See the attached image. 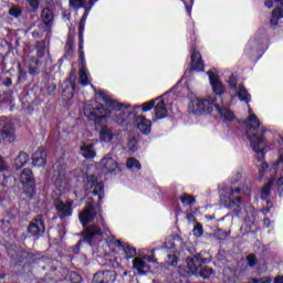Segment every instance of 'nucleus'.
Masks as SVG:
<instances>
[{"mask_svg":"<svg viewBox=\"0 0 283 283\" xmlns=\"http://www.w3.org/2000/svg\"><path fill=\"white\" fill-rule=\"evenodd\" d=\"M156 105V99H151L149 102H146L142 105V109L143 112H149L150 109L154 108V106Z\"/></svg>","mask_w":283,"mask_h":283,"instance_id":"37","label":"nucleus"},{"mask_svg":"<svg viewBox=\"0 0 283 283\" xmlns=\"http://www.w3.org/2000/svg\"><path fill=\"white\" fill-rule=\"evenodd\" d=\"M207 74L209 76L210 85L214 94L222 96V94H224V84H222V82L220 81V77H218V73L213 71H208Z\"/></svg>","mask_w":283,"mask_h":283,"instance_id":"8","label":"nucleus"},{"mask_svg":"<svg viewBox=\"0 0 283 283\" xmlns=\"http://www.w3.org/2000/svg\"><path fill=\"white\" fill-rule=\"evenodd\" d=\"M188 109L190 114L202 116L205 114H217L221 120H233L235 115L228 108H222L216 104V97L208 96L207 98L195 97L191 99Z\"/></svg>","mask_w":283,"mask_h":283,"instance_id":"1","label":"nucleus"},{"mask_svg":"<svg viewBox=\"0 0 283 283\" xmlns=\"http://www.w3.org/2000/svg\"><path fill=\"white\" fill-rule=\"evenodd\" d=\"M102 227H105V222H102Z\"/></svg>","mask_w":283,"mask_h":283,"instance_id":"59","label":"nucleus"},{"mask_svg":"<svg viewBox=\"0 0 283 283\" xmlns=\"http://www.w3.org/2000/svg\"><path fill=\"white\" fill-rule=\"evenodd\" d=\"M245 128L250 145L253 151H255L258 160H262L264 158V147H266V143L264 142V137L258 133L260 129V118H258V115L253 113V108H251V105L249 104Z\"/></svg>","mask_w":283,"mask_h":283,"instance_id":"2","label":"nucleus"},{"mask_svg":"<svg viewBox=\"0 0 283 283\" xmlns=\"http://www.w3.org/2000/svg\"><path fill=\"white\" fill-rule=\"evenodd\" d=\"M185 271L187 275H198L200 266H202V259L195 256L187 259Z\"/></svg>","mask_w":283,"mask_h":283,"instance_id":"9","label":"nucleus"},{"mask_svg":"<svg viewBox=\"0 0 283 283\" xmlns=\"http://www.w3.org/2000/svg\"><path fill=\"white\" fill-rule=\"evenodd\" d=\"M101 101H103V103H105L106 107H108L109 109H115L116 112H120V109H123V107L125 109H127V107H130L129 104H120L115 99H112L109 96L107 95H99Z\"/></svg>","mask_w":283,"mask_h":283,"instance_id":"14","label":"nucleus"},{"mask_svg":"<svg viewBox=\"0 0 283 283\" xmlns=\"http://www.w3.org/2000/svg\"><path fill=\"white\" fill-rule=\"evenodd\" d=\"M237 200H240V197H238Z\"/></svg>","mask_w":283,"mask_h":283,"instance_id":"60","label":"nucleus"},{"mask_svg":"<svg viewBox=\"0 0 283 283\" xmlns=\"http://www.w3.org/2000/svg\"><path fill=\"white\" fill-rule=\"evenodd\" d=\"M99 140H102V143H112V140H114V133L109 126L102 127L99 130Z\"/></svg>","mask_w":283,"mask_h":283,"instance_id":"20","label":"nucleus"},{"mask_svg":"<svg viewBox=\"0 0 283 283\" xmlns=\"http://www.w3.org/2000/svg\"><path fill=\"white\" fill-rule=\"evenodd\" d=\"M104 233L107 235V233H109V231H108V230H105Z\"/></svg>","mask_w":283,"mask_h":283,"instance_id":"56","label":"nucleus"},{"mask_svg":"<svg viewBox=\"0 0 283 283\" xmlns=\"http://www.w3.org/2000/svg\"><path fill=\"white\" fill-rule=\"evenodd\" d=\"M116 280V273L112 271H104L96 273L93 277V283H109Z\"/></svg>","mask_w":283,"mask_h":283,"instance_id":"15","label":"nucleus"},{"mask_svg":"<svg viewBox=\"0 0 283 283\" xmlns=\"http://www.w3.org/2000/svg\"><path fill=\"white\" fill-rule=\"evenodd\" d=\"M274 283H283V275L275 276Z\"/></svg>","mask_w":283,"mask_h":283,"instance_id":"49","label":"nucleus"},{"mask_svg":"<svg viewBox=\"0 0 283 283\" xmlns=\"http://www.w3.org/2000/svg\"><path fill=\"white\" fill-rule=\"evenodd\" d=\"M94 218H96V210H94L93 205H88L84 211L80 213V222L83 227H87L90 222L94 221Z\"/></svg>","mask_w":283,"mask_h":283,"instance_id":"11","label":"nucleus"},{"mask_svg":"<svg viewBox=\"0 0 283 283\" xmlns=\"http://www.w3.org/2000/svg\"><path fill=\"white\" fill-rule=\"evenodd\" d=\"M137 127L142 134H149L151 132V122L143 116H138L136 119Z\"/></svg>","mask_w":283,"mask_h":283,"instance_id":"19","label":"nucleus"},{"mask_svg":"<svg viewBox=\"0 0 283 283\" xmlns=\"http://www.w3.org/2000/svg\"><path fill=\"white\" fill-rule=\"evenodd\" d=\"M158 260L154 256V250H151V254H144L142 256H137L133 260V269L137 271L138 275H145L147 271H149V264H156Z\"/></svg>","mask_w":283,"mask_h":283,"instance_id":"4","label":"nucleus"},{"mask_svg":"<svg viewBox=\"0 0 283 283\" xmlns=\"http://www.w3.org/2000/svg\"><path fill=\"white\" fill-rule=\"evenodd\" d=\"M72 92H74V84H72V86H71V94H72Z\"/></svg>","mask_w":283,"mask_h":283,"instance_id":"53","label":"nucleus"},{"mask_svg":"<svg viewBox=\"0 0 283 283\" xmlns=\"http://www.w3.org/2000/svg\"><path fill=\"white\" fill-rule=\"evenodd\" d=\"M64 180H65V172L60 174V178L56 175L53 176V182L55 185H61V182H63Z\"/></svg>","mask_w":283,"mask_h":283,"instance_id":"43","label":"nucleus"},{"mask_svg":"<svg viewBox=\"0 0 283 283\" xmlns=\"http://www.w3.org/2000/svg\"><path fill=\"white\" fill-rule=\"evenodd\" d=\"M266 8H273V0H265Z\"/></svg>","mask_w":283,"mask_h":283,"instance_id":"50","label":"nucleus"},{"mask_svg":"<svg viewBox=\"0 0 283 283\" xmlns=\"http://www.w3.org/2000/svg\"><path fill=\"white\" fill-rule=\"evenodd\" d=\"M264 224H269V219H264Z\"/></svg>","mask_w":283,"mask_h":283,"instance_id":"54","label":"nucleus"},{"mask_svg":"<svg viewBox=\"0 0 283 283\" xmlns=\"http://www.w3.org/2000/svg\"><path fill=\"white\" fill-rule=\"evenodd\" d=\"M85 1L87 0H69V6L73 10H80V8H85Z\"/></svg>","mask_w":283,"mask_h":283,"instance_id":"32","label":"nucleus"},{"mask_svg":"<svg viewBox=\"0 0 283 283\" xmlns=\"http://www.w3.org/2000/svg\"><path fill=\"white\" fill-rule=\"evenodd\" d=\"M202 233H203L202 226L200 223L195 226L193 235H196V238H201Z\"/></svg>","mask_w":283,"mask_h":283,"instance_id":"41","label":"nucleus"},{"mask_svg":"<svg viewBox=\"0 0 283 283\" xmlns=\"http://www.w3.org/2000/svg\"><path fill=\"white\" fill-rule=\"evenodd\" d=\"M165 247H166V249H174V242H171L169 244L165 243Z\"/></svg>","mask_w":283,"mask_h":283,"instance_id":"51","label":"nucleus"},{"mask_svg":"<svg viewBox=\"0 0 283 283\" xmlns=\"http://www.w3.org/2000/svg\"><path fill=\"white\" fill-rule=\"evenodd\" d=\"M80 59L83 67V65H85V51L83 50V42H80Z\"/></svg>","mask_w":283,"mask_h":283,"instance_id":"44","label":"nucleus"},{"mask_svg":"<svg viewBox=\"0 0 283 283\" xmlns=\"http://www.w3.org/2000/svg\"><path fill=\"white\" fill-rule=\"evenodd\" d=\"M29 6H31L33 9L39 8V0H27Z\"/></svg>","mask_w":283,"mask_h":283,"instance_id":"48","label":"nucleus"},{"mask_svg":"<svg viewBox=\"0 0 283 283\" xmlns=\"http://www.w3.org/2000/svg\"><path fill=\"white\" fill-rule=\"evenodd\" d=\"M230 193L233 195V193H240V189H235V190H230Z\"/></svg>","mask_w":283,"mask_h":283,"instance_id":"52","label":"nucleus"},{"mask_svg":"<svg viewBox=\"0 0 283 283\" xmlns=\"http://www.w3.org/2000/svg\"><path fill=\"white\" fill-rule=\"evenodd\" d=\"M84 114L87 116L90 120H94V118H99L103 120V118H107L109 114H112V111L108 108L103 107V105L95 106V107H90V105L84 107Z\"/></svg>","mask_w":283,"mask_h":283,"instance_id":"5","label":"nucleus"},{"mask_svg":"<svg viewBox=\"0 0 283 283\" xmlns=\"http://www.w3.org/2000/svg\"><path fill=\"white\" fill-rule=\"evenodd\" d=\"M276 185L277 191L280 196H282V190H283V178L276 179V178H271L268 185H265L261 189V198H269V195L271 193V188Z\"/></svg>","mask_w":283,"mask_h":283,"instance_id":"10","label":"nucleus"},{"mask_svg":"<svg viewBox=\"0 0 283 283\" xmlns=\"http://www.w3.org/2000/svg\"><path fill=\"white\" fill-rule=\"evenodd\" d=\"M0 171H8V165L3 158H0Z\"/></svg>","mask_w":283,"mask_h":283,"instance_id":"47","label":"nucleus"},{"mask_svg":"<svg viewBox=\"0 0 283 283\" xmlns=\"http://www.w3.org/2000/svg\"><path fill=\"white\" fill-rule=\"evenodd\" d=\"M169 115V111L167 109V105L165 104V98L163 96L157 97L155 99V116L156 118H167Z\"/></svg>","mask_w":283,"mask_h":283,"instance_id":"13","label":"nucleus"},{"mask_svg":"<svg viewBox=\"0 0 283 283\" xmlns=\"http://www.w3.org/2000/svg\"><path fill=\"white\" fill-rule=\"evenodd\" d=\"M9 14H10V17H14V19H19V17H21V14H22L21 8L12 7L9 10Z\"/></svg>","mask_w":283,"mask_h":283,"instance_id":"35","label":"nucleus"},{"mask_svg":"<svg viewBox=\"0 0 283 283\" xmlns=\"http://www.w3.org/2000/svg\"><path fill=\"white\" fill-rule=\"evenodd\" d=\"M87 186L93 189V196H98V205L103 200V182L98 181L96 176L91 175L87 177Z\"/></svg>","mask_w":283,"mask_h":283,"instance_id":"7","label":"nucleus"},{"mask_svg":"<svg viewBox=\"0 0 283 283\" xmlns=\"http://www.w3.org/2000/svg\"><path fill=\"white\" fill-rule=\"evenodd\" d=\"M115 244L118 247L119 251H124L126 258H134L136 255V250L129 245L123 244L120 241H116Z\"/></svg>","mask_w":283,"mask_h":283,"instance_id":"25","label":"nucleus"},{"mask_svg":"<svg viewBox=\"0 0 283 283\" xmlns=\"http://www.w3.org/2000/svg\"><path fill=\"white\" fill-rule=\"evenodd\" d=\"M99 169L104 174H114L118 169V163L116 159H113L112 156H105L99 163Z\"/></svg>","mask_w":283,"mask_h":283,"instance_id":"6","label":"nucleus"},{"mask_svg":"<svg viewBox=\"0 0 283 283\" xmlns=\"http://www.w3.org/2000/svg\"><path fill=\"white\" fill-rule=\"evenodd\" d=\"M33 36H39V33L38 32H33Z\"/></svg>","mask_w":283,"mask_h":283,"instance_id":"55","label":"nucleus"},{"mask_svg":"<svg viewBox=\"0 0 283 283\" xmlns=\"http://www.w3.org/2000/svg\"><path fill=\"white\" fill-rule=\"evenodd\" d=\"M28 160H30V156L28 153H20V155L15 158V167L21 169L28 165Z\"/></svg>","mask_w":283,"mask_h":283,"instance_id":"28","label":"nucleus"},{"mask_svg":"<svg viewBox=\"0 0 283 283\" xmlns=\"http://www.w3.org/2000/svg\"><path fill=\"white\" fill-rule=\"evenodd\" d=\"M249 266H255V255L250 254L247 258Z\"/></svg>","mask_w":283,"mask_h":283,"instance_id":"46","label":"nucleus"},{"mask_svg":"<svg viewBox=\"0 0 283 283\" xmlns=\"http://www.w3.org/2000/svg\"><path fill=\"white\" fill-rule=\"evenodd\" d=\"M238 178H242V175H241V174H238Z\"/></svg>","mask_w":283,"mask_h":283,"instance_id":"57","label":"nucleus"},{"mask_svg":"<svg viewBox=\"0 0 283 283\" xmlns=\"http://www.w3.org/2000/svg\"><path fill=\"white\" fill-rule=\"evenodd\" d=\"M166 264L167 266H176V264H178V256H176V254H168Z\"/></svg>","mask_w":283,"mask_h":283,"instance_id":"34","label":"nucleus"},{"mask_svg":"<svg viewBox=\"0 0 283 283\" xmlns=\"http://www.w3.org/2000/svg\"><path fill=\"white\" fill-rule=\"evenodd\" d=\"M271 25H280V23H283V9L276 8L273 10L271 19H270Z\"/></svg>","mask_w":283,"mask_h":283,"instance_id":"23","label":"nucleus"},{"mask_svg":"<svg viewBox=\"0 0 283 283\" xmlns=\"http://www.w3.org/2000/svg\"><path fill=\"white\" fill-rule=\"evenodd\" d=\"M80 83L83 87H87V85H90V73L85 65L80 69Z\"/></svg>","mask_w":283,"mask_h":283,"instance_id":"27","label":"nucleus"},{"mask_svg":"<svg viewBox=\"0 0 283 283\" xmlns=\"http://www.w3.org/2000/svg\"><path fill=\"white\" fill-rule=\"evenodd\" d=\"M28 233L32 234L33 238H39L45 233V226L43 224V220L41 218L35 219L28 227Z\"/></svg>","mask_w":283,"mask_h":283,"instance_id":"12","label":"nucleus"},{"mask_svg":"<svg viewBox=\"0 0 283 283\" xmlns=\"http://www.w3.org/2000/svg\"><path fill=\"white\" fill-rule=\"evenodd\" d=\"M126 167L127 169H142L140 161L134 157L127 159Z\"/></svg>","mask_w":283,"mask_h":283,"instance_id":"31","label":"nucleus"},{"mask_svg":"<svg viewBox=\"0 0 283 283\" xmlns=\"http://www.w3.org/2000/svg\"><path fill=\"white\" fill-rule=\"evenodd\" d=\"M269 169V164L262 163L261 168L259 169V179L262 180L264 178V171Z\"/></svg>","mask_w":283,"mask_h":283,"instance_id":"42","label":"nucleus"},{"mask_svg":"<svg viewBox=\"0 0 283 283\" xmlns=\"http://www.w3.org/2000/svg\"><path fill=\"white\" fill-rule=\"evenodd\" d=\"M41 19L44 25L52 28V24L54 23V13H52V10L49 8H45L42 10Z\"/></svg>","mask_w":283,"mask_h":283,"instance_id":"21","label":"nucleus"},{"mask_svg":"<svg viewBox=\"0 0 283 283\" xmlns=\"http://www.w3.org/2000/svg\"><path fill=\"white\" fill-rule=\"evenodd\" d=\"M81 154L84 158H96V150L93 144L81 146Z\"/></svg>","mask_w":283,"mask_h":283,"instance_id":"24","label":"nucleus"},{"mask_svg":"<svg viewBox=\"0 0 283 283\" xmlns=\"http://www.w3.org/2000/svg\"><path fill=\"white\" fill-rule=\"evenodd\" d=\"M212 274L213 269L208 266L202 268V265H200L199 272L197 273V275H200V277H203V280H207V277H211Z\"/></svg>","mask_w":283,"mask_h":283,"instance_id":"30","label":"nucleus"},{"mask_svg":"<svg viewBox=\"0 0 283 283\" xmlns=\"http://www.w3.org/2000/svg\"><path fill=\"white\" fill-rule=\"evenodd\" d=\"M129 114H132V112L124 113L122 115V117H118V115H116L115 116V123H117V125H125V118H126V116H129Z\"/></svg>","mask_w":283,"mask_h":283,"instance_id":"38","label":"nucleus"},{"mask_svg":"<svg viewBox=\"0 0 283 283\" xmlns=\"http://www.w3.org/2000/svg\"><path fill=\"white\" fill-rule=\"evenodd\" d=\"M20 181L24 196H27V198H34L36 181L34 180L32 170L28 168L22 170L20 175Z\"/></svg>","mask_w":283,"mask_h":283,"instance_id":"3","label":"nucleus"},{"mask_svg":"<svg viewBox=\"0 0 283 283\" xmlns=\"http://www.w3.org/2000/svg\"><path fill=\"white\" fill-rule=\"evenodd\" d=\"M191 65L192 70H196V72H202L205 70V63L202 62V55H200V52L195 50L191 54Z\"/></svg>","mask_w":283,"mask_h":283,"instance_id":"18","label":"nucleus"},{"mask_svg":"<svg viewBox=\"0 0 283 283\" xmlns=\"http://www.w3.org/2000/svg\"><path fill=\"white\" fill-rule=\"evenodd\" d=\"M101 229H98V227L93 226L91 228H86L84 231V235L86 240H92V238H94V235H101Z\"/></svg>","mask_w":283,"mask_h":283,"instance_id":"29","label":"nucleus"},{"mask_svg":"<svg viewBox=\"0 0 283 283\" xmlns=\"http://www.w3.org/2000/svg\"><path fill=\"white\" fill-rule=\"evenodd\" d=\"M34 167H45L48 163V153L43 149H38L32 157Z\"/></svg>","mask_w":283,"mask_h":283,"instance_id":"17","label":"nucleus"},{"mask_svg":"<svg viewBox=\"0 0 283 283\" xmlns=\"http://www.w3.org/2000/svg\"><path fill=\"white\" fill-rule=\"evenodd\" d=\"M237 96L240 101H243L244 103L249 104L251 102V95L249 94V92H247V88H244L242 84L238 85Z\"/></svg>","mask_w":283,"mask_h":283,"instance_id":"26","label":"nucleus"},{"mask_svg":"<svg viewBox=\"0 0 283 283\" xmlns=\"http://www.w3.org/2000/svg\"><path fill=\"white\" fill-rule=\"evenodd\" d=\"M83 30H85V22H80V43H83Z\"/></svg>","mask_w":283,"mask_h":283,"instance_id":"45","label":"nucleus"},{"mask_svg":"<svg viewBox=\"0 0 283 283\" xmlns=\"http://www.w3.org/2000/svg\"><path fill=\"white\" fill-rule=\"evenodd\" d=\"M275 1H279L280 3H283V0H275Z\"/></svg>","mask_w":283,"mask_h":283,"instance_id":"58","label":"nucleus"},{"mask_svg":"<svg viewBox=\"0 0 283 283\" xmlns=\"http://www.w3.org/2000/svg\"><path fill=\"white\" fill-rule=\"evenodd\" d=\"M0 140H3L4 143H14V128L4 127L0 133Z\"/></svg>","mask_w":283,"mask_h":283,"instance_id":"22","label":"nucleus"},{"mask_svg":"<svg viewBox=\"0 0 283 283\" xmlns=\"http://www.w3.org/2000/svg\"><path fill=\"white\" fill-rule=\"evenodd\" d=\"M181 202L185 206L196 205V198L191 197V195L181 196Z\"/></svg>","mask_w":283,"mask_h":283,"instance_id":"33","label":"nucleus"},{"mask_svg":"<svg viewBox=\"0 0 283 283\" xmlns=\"http://www.w3.org/2000/svg\"><path fill=\"white\" fill-rule=\"evenodd\" d=\"M273 279L271 276H263L261 279H250V283H272Z\"/></svg>","mask_w":283,"mask_h":283,"instance_id":"36","label":"nucleus"},{"mask_svg":"<svg viewBox=\"0 0 283 283\" xmlns=\"http://www.w3.org/2000/svg\"><path fill=\"white\" fill-rule=\"evenodd\" d=\"M72 205H73L72 201H69L66 203H64L63 201H57L55 203V208L60 218H67L72 216Z\"/></svg>","mask_w":283,"mask_h":283,"instance_id":"16","label":"nucleus"},{"mask_svg":"<svg viewBox=\"0 0 283 283\" xmlns=\"http://www.w3.org/2000/svg\"><path fill=\"white\" fill-rule=\"evenodd\" d=\"M228 85L232 88V90H238V80H235V76L231 75L228 80Z\"/></svg>","mask_w":283,"mask_h":283,"instance_id":"40","label":"nucleus"},{"mask_svg":"<svg viewBox=\"0 0 283 283\" xmlns=\"http://www.w3.org/2000/svg\"><path fill=\"white\" fill-rule=\"evenodd\" d=\"M128 149H130L132 151H136V149H138V142L136 140V138H130L128 140Z\"/></svg>","mask_w":283,"mask_h":283,"instance_id":"39","label":"nucleus"}]
</instances>
